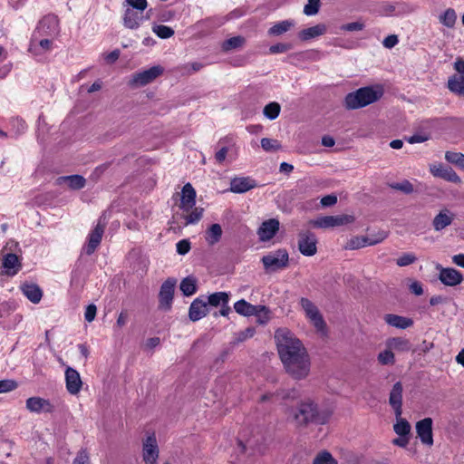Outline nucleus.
I'll return each mask as SVG.
<instances>
[{
	"label": "nucleus",
	"instance_id": "f257e3e1",
	"mask_svg": "<svg viewBox=\"0 0 464 464\" xmlns=\"http://www.w3.org/2000/svg\"><path fill=\"white\" fill-rule=\"evenodd\" d=\"M275 340L286 372L295 380L306 378L310 372L311 362L303 343L286 328L277 329Z\"/></svg>",
	"mask_w": 464,
	"mask_h": 464
},
{
	"label": "nucleus",
	"instance_id": "f03ea898",
	"mask_svg": "<svg viewBox=\"0 0 464 464\" xmlns=\"http://www.w3.org/2000/svg\"><path fill=\"white\" fill-rule=\"evenodd\" d=\"M332 411H319L314 401L307 400L300 403L294 419L297 425H305L309 422L324 424L329 420Z\"/></svg>",
	"mask_w": 464,
	"mask_h": 464
},
{
	"label": "nucleus",
	"instance_id": "7ed1b4c3",
	"mask_svg": "<svg viewBox=\"0 0 464 464\" xmlns=\"http://www.w3.org/2000/svg\"><path fill=\"white\" fill-rule=\"evenodd\" d=\"M382 96V91L373 87H362L350 92L344 99L345 107L355 110L377 102Z\"/></svg>",
	"mask_w": 464,
	"mask_h": 464
},
{
	"label": "nucleus",
	"instance_id": "20e7f679",
	"mask_svg": "<svg viewBox=\"0 0 464 464\" xmlns=\"http://www.w3.org/2000/svg\"><path fill=\"white\" fill-rule=\"evenodd\" d=\"M300 305L305 314V317L314 325L317 332L324 333L326 324L317 306L308 298L302 297Z\"/></svg>",
	"mask_w": 464,
	"mask_h": 464
},
{
	"label": "nucleus",
	"instance_id": "39448f33",
	"mask_svg": "<svg viewBox=\"0 0 464 464\" xmlns=\"http://www.w3.org/2000/svg\"><path fill=\"white\" fill-rule=\"evenodd\" d=\"M33 34L56 39L60 34V24L58 17L54 14H47L44 16L38 22L37 26Z\"/></svg>",
	"mask_w": 464,
	"mask_h": 464
},
{
	"label": "nucleus",
	"instance_id": "423d86ee",
	"mask_svg": "<svg viewBox=\"0 0 464 464\" xmlns=\"http://www.w3.org/2000/svg\"><path fill=\"white\" fill-rule=\"evenodd\" d=\"M288 260L289 256L285 249H278L262 257V263L266 271L283 269L287 266Z\"/></svg>",
	"mask_w": 464,
	"mask_h": 464
},
{
	"label": "nucleus",
	"instance_id": "0eeeda50",
	"mask_svg": "<svg viewBox=\"0 0 464 464\" xmlns=\"http://www.w3.org/2000/svg\"><path fill=\"white\" fill-rule=\"evenodd\" d=\"M159 446L156 435L148 433L142 440V458L146 464H155L159 458Z\"/></svg>",
	"mask_w": 464,
	"mask_h": 464
},
{
	"label": "nucleus",
	"instance_id": "6e6552de",
	"mask_svg": "<svg viewBox=\"0 0 464 464\" xmlns=\"http://www.w3.org/2000/svg\"><path fill=\"white\" fill-rule=\"evenodd\" d=\"M54 40L55 38L32 34L29 52L36 56L51 52L53 48Z\"/></svg>",
	"mask_w": 464,
	"mask_h": 464
},
{
	"label": "nucleus",
	"instance_id": "1a4fd4ad",
	"mask_svg": "<svg viewBox=\"0 0 464 464\" xmlns=\"http://www.w3.org/2000/svg\"><path fill=\"white\" fill-rule=\"evenodd\" d=\"M354 221L352 215L324 216L312 221V224L320 228H328L351 224Z\"/></svg>",
	"mask_w": 464,
	"mask_h": 464
},
{
	"label": "nucleus",
	"instance_id": "9d476101",
	"mask_svg": "<svg viewBox=\"0 0 464 464\" xmlns=\"http://www.w3.org/2000/svg\"><path fill=\"white\" fill-rule=\"evenodd\" d=\"M388 237V233L384 230L378 231V238H370L368 237H353L344 246L345 249L355 250L364 247L365 246H374L382 242Z\"/></svg>",
	"mask_w": 464,
	"mask_h": 464
},
{
	"label": "nucleus",
	"instance_id": "9b49d317",
	"mask_svg": "<svg viewBox=\"0 0 464 464\" xmlns=\"http://www.w3.org/2000/svg\"><path fill=\"white\" fill-rule=\"evenodd\" d=\"M25 408L32 413H51L54 411V405L48 399L33 396L25 401Z\"/></svg>",
	"mask_w": 464,
	"mask_h": 464
},
{
	"label": "nucleus",
	"instance_id": "f8f14e48",
	"mask_svg": "<svg viewBox=\"0 0 464 464\" xmlns=\"http://www.w3.org/2000/svg\"><path fill=\"white\" fill-rule=\"evenodd\" d=\"M317 238L315 235L310 231H303L299 233L298 248L299 251L306 256H312L317 252Z\"/></svg>",
	"mask_w": 464,
	"mask_h": 464
},
{
	"label": "nucleus",
	"instance_id": "ddd939ff",
	"mask_svg": "<svg viewBox=\"0 0 464 464\" xmlns=\"http://www.w3.org/2000/svg\"><path fill=\"white\" fill-rule=\"evenodd\" d=\"M104 228L105 225L101 224V221H99L96 227L89 233L87 237V243L82 247V253H85L88 256L94 253L102 242Z\"/></svg>",
	"mask_w": 464,
	"mask_h": 464
},
{
	"label": "nucleus",
	"instance_id": "4468645a",
	"mask_svg": "<svg viewBox=\"0 0 464 464\" xmlns=\"http://www.w3.org/2000/svg\"><path fill=\"white\" fill-rule=\"evenodd\" d=\"M432 423V419L428 417L417 421L415 425L417 436L424 445H433Z\"/></svg>",
	"mask_w": 464,
	"mask_h": 464
},
{
	"label": "nucleus",
	"instance_id": "2eb2a0df",
	"mask_svg": "<svg viewBox=\"0 0 464 464\" xmlns=\"http://www.w3.org/2000/svg\"><path fill=\"white\" fill-rule=\"evenodd\" d=\"M163 72L164 69L162 66H152L150 69L144 70L133 75L131 83L138 86L146 85L154 81L160 75H161Z\"/></svg>",
	"mask_w": 464,
	"mask_h": 464
},
{
	"label": "nucleus",
	"instance_id": "dca6fc26",
	"mask_svg": "<svg viewBox=\"0 0 464 464\" xmlns=\"http://www.w3.org/2000/svg\"><path fill=\"white\" fill-rule=\"evenodd\" d=\"M147 19L148 17L144 15V11L134 10L133 8H125L122 22L126 28L136 30Z\"/></svg>",
	"mask_w": 464,
	"mask_h": 464
},
{
	"label": "nucleus",
	"instance_id": "f3484780",
	"mask_svg": "<svg viewBox=\"0 0 464 464\" xmlns=\"http://www.w3.org/2000/svg\"><path fill=\"white\" fill-rule=\"evenodd\" d=\"M176 280L169 278L160 287V308L169 310L171 306L175 290Z\"/></svg>",
	"mask_w": 464,
	"mask_h": 464
},
{
	"label": "nucleus",
	"instance_id": "a211bd4d",
	"mask_svg": "<svg viewBox=\"0 0 464 464\" xmlns=\"http://www.w3.org/2000/svg\"><path fill=\"white\" fill-rule=\"evenodd\" d=\"M65 383L66 389L70 394H78L82 386L80 373L75 369L67 367L65 370Z\"/></svg>",
	"mask_w": 464,
	"mask_h": 464
},
{
	"label": "nucleus",
	"instance_id": "6ab92c4d",
	"mask_svg": "<svg viewBox=\"0 0 464 464\" xmlns=\"http://www.w3.org/2000/svg\"><path fill=\"white\" fill-rule=\"evenodd\" d=\"M402 392L403 387L401 382H397L394 383L390 392L389 404L393 409L395 417L402 414Z\"/></svg>",
	"mask_w": 464,
	"mask_h": 464
},
{
	"label": "nucleus",
	"instance_id": "aec40b11",
	"mask_svg": "<svg viewBox=\"0 0 464 464\" xmlns=\"http://www.w3.org/2000/svg\"><path fill=\"white\" fill-rule=\"evenodd\" d=\"M279 227L278 219L270 218L264 221L257 230L260 241L266 242L272 239L279 230Z\"/></svg>",
	"mask_w": 464,
	"mask_h": 464
},
{
	"label": "nucleus",
	"instance_id": "412c9836",
	"mask_svg": "<svg viewBox=\"0 0 464 464\" xmlns=\"http://www.w3.org/2000/svg\"><path fill=\"white\" fill-rule=\"evenodd\" d=\"M430 173L437 178L443 179L447 181L459 184L461 182L459 175L450 167L442 164H434L430 167Z\"/></svg>",
	"mask_w": 464,
	"mask_h": 464
},
{
	"label": "nucleus",
	"instance_id": "4be33fe9",
	"mask_svg": "<svg viewBox=\"0 0 464 464\" xmlns=\"http://www.w3.org/2000/svg\"><path fill=\"white\" fill-rule=\"evenodd\" d=\"M196 205V190L190 183L184 185L181 191L179 209L183 212H189Z\"/></svg>",
	"mask_w": 464,
	"mask_h": 464
},
{
	"label": "nucleus",
	"instance_id": "5701e85b",
	"mask_svg": "<svg viewBox=\"0 0 464 464\" xmlns=\"http://www.w3.org/2000/svg\"><path fill=\"white\" fill-rule=\"evenodd\" d=\"M438 269H440L439 279L445 285L455 286L459 285L463 280L460 272L454 268H443L438 266Z\"/></svg>",
	"mask_w": 464,
	"mask_h": 464
},
{
	"label": "nucleus",
	"instance_id": "b1692460",
	"mask_svg": "<svg viewBox=\"0 0 464 464\" xmlns=\"http://www.w3.org/2000/svg\"><path fill=\"white\" fill-rule=\"evenodd\" d=\"M235 311L244 316L256 315L260 312H266L267 309L264 305H253L244 299H241L235 303Z\"/></svg>",
	"mask_w": 464,
	"mask_h": 464
},
{
	"label": "nucleus",
	"instance_id": "393cba45",
	"mask_svg": "<svg viewBox=\"0 0 464 464\" xmlns=\"http://www.w3.org/2000/svg\"><path fill=\"white\" fill-rule=\"evenodd\" d=\"M455 218L454 213L444 208L440 210L432 220V227L436 232H440L447 227L450 226Z\"/></svg>",
	"mask_w": 464,
	"mask_h": 464
},
{
	"label": "nucleus",
	"instance_id": "a878e982",
	"mask_svg": "<svg viewBox=\"0 0 464 464\" xmlns=\"http://www.w3.org/2000/svg\"><path fill=\"white\" fill-rule=\"evenodd\" d=\"M208 312V303L202 298H196L189 306L188 316L191 321L196 322L206 316Z\"/></svg>",
	"mask_w": 464,
	"mask_h": 464
},
{
	"label": "nucleus",
	"instance_id": "bb28decb",
	"mask_svg": "<svg viewBox=\"0 0 464 464\" xmlns=\"http://www.w3.org/2000/svg\"><path fill=\"white\" fill-rule=\"evenodd\" d=\"M256 187V183L249 177L235 178L230 182V191L234 193H245Z\"/></svg>",
	"mask_w": 464,
	"mask_h": 464
},
{
	"label": "nucleus",
	"instance_id": "cd10ccee",
	"mask_svg": "<svg viewBox=\"0 0 464 464\" xmlns=\"http://www.w3.org/2000/svg\"><path fill=\"white\" fill-rule=\"evenodd\" d=\"M20 290L33 304H38L42 300L43 291L36 284L24 283L21 285Z\"/></svg>",
	"mask_w": 464,
	"mask_h": 464
},
{
	"label": "nucleus",
	"instance_id": "c85d7f7f",
	"mask_svg": "<svg viewBox=\"0 0 464 464\" xmlns=\"http://www.w3.org/2000/svg\"><path fill=\"white\" fill-rule=\"evenodd\" d=\"M383 319L387 324L398 329H407L413 325L412 319L393 314H385Z\"/></svg>",
	"mask_w": 464,
	"mask_h": 464
},
{
	"label": "nucleus",
	"instance_id": "c756f323",
	"mask_svg": "<svg viewBox=\"0 0 464 464\" xmlns=\"http://www.w3.org/2000/svg\"><path fill=\"white\" fill-rule=\"evenodd\" d=\"M3 266L7 276H14L21 268L18 257L14 254H6L3 259Z\"/></svg>",
	"mask_w": 464,
	"mask_h": 464
},
{
	"label": "nucleus",
	"instance_id": "7c9ffc66",
	"mask_svg": "<svg viewBox=\"0 0 464 464\" xmlns=\"http://www.w3.org/2000/svg\"><path fill=\"white\" fill-rule=\"evenodd\" d=\"M385 345L392 351L409 352L411 348L410 341L402 337H392L387 339Z\"/></svg>",
	"mask_w": 464,
	"mask_h": 464
},
{
	"label": "nucleus",
	"instance_id": "2f4dec72",
	"mask_svg": "<svg viewBox=\"0 0 464 464\" xmlns=\"http://www.w3.org/2000/svg\"><path fill=\"white\" fill-rule=\"evenodd\" d=\"M58 184L67 183L72 189L77 190L84 188L86 184L85 179L81 175L63 176L58 178Z\"/></svg>",
	"mask_w": 464,
	"mask_h": 464
},
{
	"label": "nucleus",
	"instance_id": "473e14b6",
	"mask_svg": "<svg viewBox=\"0 0 464 464\" xmlns=\"http://www.w3.org/2000/svg\"><path fill=\"white\" fill-rule=\"evenodd\" d=\"M448 89L459 96H464V76L454 74L450 76L447 82Z\"/></svg>",
	"mask_w": 464,
	"mask_h": 464
},
{
	"label": "nucleus",
	"instance_id": "72a5a7b5",
	"mask_svg": "<svg viewBox=\"0 0 464 464\" xmlns=\"http://www.w3.org/2000/svg\"><path fill=\"white\" fill-rule=\"evenodd\" d=\"M222 227L219 224H212L205 233V240L209 246L218 243L222 237Z\"/></svg>",
	"mask_w": 464,
	"mask_h": 464
},
{
	"label": "nucleus",
	"instance_id": "f704fd0d",
	"mask_svg": "<svg viewBox=\"0 0 464 464\" xmlns=\"http://www.w3.org/2000/svg\"><path fill=\"white\" fill-rule=\"evenodd\" d=\"M203 208L193 207L189 212H181L180 218L184 220L185 226L198 223L203 216Z\"/></svg>",
	"mask_w": 464,
	"mask_h": 464
},
{
	"label": "nucleus",
	"instance_id": "c9c22d12",
	"mask_svg": "<svg viewBox=\"0 0 464 464\" xmlns=\"http://www.w3.org/2000/svg\"><path fill=\"white\" fill-rule=\"evenodd\" d=\"M326 32V26L323 24H316L314 26L302 30L299 33V37L303 41H306L320 35H323Z\"/></svg>",
	"mask_w": 464,
	"mask_h": 464
},
{
	"label": "nucleus",
	"instance_id": "e433bc0d",
	"mask_svg": "<svg viewBox=\"0 0 464 464\" xmlns=\"http://www.w3.org/2000/svg\"><path fill=\"white\" fill-rule=\"evenodd\" d=\"M246 43V39L243 36L237 35L231 37L222 43V50L229 52L235 49L241 48Z\"/></svg>",
	"mask_w": 464,
	"mask_h": 464
},
{
	"label": "nucleus",
	"instance_id": "4c0bfd02",
	"mask_svg": "<svg viewBox=\"0 0 464 464\" xmlns=\"http://www.w3.org/2000/svg\"><path fill=\"white\" fill-rule=\"evenodd\" d=\"M393 430L400 437L408 436L411 431V425L407 420L401 418V415H399V417H396V423L393 425Z\"/></svg>",
	"mask_w": 464,
	"mask_h": 464
},
{
	"label": "nucleus",
	"instance_id": "58836bf2",
	"mask_svg": "<svg viewBox=\"0 0 464 464\" xmlns=\"http://www.w3.org/2000/svg\"><path fill=\"white\" fill-rule=\"evenodd\" d=\"M179 287L185 295L190 296L197 291V281L194 277L188 276L181 281Z\"/></svg>",
	"mask_w": 464,
	"mask_h": 464
},
{
	"label": "nucleus",
	"instance_id": "ea45409f",
	"mask_svg": "<svg viewBox=\"0 0 464 464\" xmlns=\"http://www.w3.org/2000/svg\"><path fill=\"white\" fill-rule=\"evenodd\" d=\"M294 25L292 21L285 20L282 22H279L273 25L268 30V34L270 35H281L291 29V27Z\"/></svg>",
	"mask_w": 464,
	"mask_h": 464
},
{
	"label": "nucleus",
	"instance_id": "a19ab883",
	"mask_svg": "<svg viewBox=\"0 0 464 464\" xmlns=\"http://www.w3.org/2000/svg\"><path fill=\"white\" fill-rule=\"evenodd\" d=\"M152 32L161 39H169L174 35V30L171 27L163 24L153 25Z\"/></svg>",
	"mask_w": 464,
	"mask_h": 464
},
{
	"label": "nucleus",
	"instance_id": "79ce46f5",
	"mask_svg": "<svg viewBox=\"0 0 464 464\" xmlns=\"http://www.w3.org/2000/svg\"><path fill=\"white\" fill-rule=\"evenodd\" d=\"M228 295L225 292H217L208 296V304L212 306L227 304L228 303Z\"/></svg>",
	"mask_w": 464,
	"mask_h": 464
},
{
	"label": "nucleus",
	"instance_id": "37998d69",
	"mask_svg": "<svg viewBox=\"0 0 464 464\" xmlns=\"http://www.w3.org/2000/svg\"><path fill=\"white\" fill-rule=\"evenodd\" d=\"M377 360L382 365H392L395 362V355L390 348L386 347L384 351L378 354Z\"/></svg>",
	"mask_w": 464,
	"mask_h": 464
},
{
	"label": "nucleus",
	"instance_id": "c03bdc74",
	"mask_svg": "<svg viewBox=\"0 0 464 464\" xmlns=\"http://www.w3.org/2000/svg\"><path fill=\"white\" fill-rule=\"evenodd\" d=\"M445 160L461 169H464V154L460 152L447 151L445 153Z\"/></svg>",
	"mask_w": 464,
	"mask_h": 464
},
{
	"label": "nucleus",
	"instance_id": "a18cd8bd",
	"mask_svg": "<svg viewBox=\"0 0 464 464\" xmlns=\"http://www.w3.org/2000/svg\"><path fill=\"white\" fill-rule=\"evenodd\" d=\"M457 19L456 12L449 8L447 9L440 17V21L441 24H443L445 26L451 28L454 26Z\"/></svg>",
	"mask_w": 464,
	"mask_h": 464
},
{
	"label": "nucleus",
	"instance_id": "49530a36",
	"mask_svg": "<svg viewBox=\"0 0 464 464\" xmlns=\"http://www.w3.org/2000/svg\"><path fill=\"white\" fill-rule=\"evenodd\" d=\"M280 111L279 103L273 102L265 106L263 112L267 119L275 120L278 117Z\"/></svg>",
	"mask_w": 464,
	"mask_h": 464
},
{
	"label": "nucleus",
	"instance_id": "de8ad7c7",
	"mask_svg": "<svg viewBox=\"0 0 464 464\" xmlns=\"http://www.w3.org/2000/svg\"><path fill=\"white\" fill-rule=\"evenodd\" d=\"M389 186L392 189L401 191L404 194H411L414 191L413 185L407 179L401 182L391 183Z\"/></svg>",
	"mask_w": 464,
	"mask_h": 464
},
{
	"label": "nucleus",
	"instance_id": "09e8293b",
	"mask_svg": "<svg viewBox=\"0 0 464 464\" xmlns=\"http://www.w3.org/2000/svg\"><path fill=\"white\" fill-rule=\"evenodd\" d=\"M313 464H337V461L329 452L324 451L314 458Z\"/></svg>",
	"mask_w": 464,
	"mask_h": 464
},
{
	"label": "nucleus",
	"instance_id": "8fccbe9b",
	"mask_svg": "<svg viewBox=\"0 0 464 464\" xmlns=\"http://www.w3.org/2000/svg\"><path fill=\"white\" fill-rule=\"evenodd\" d=\"M293 49V44L289 43H279L269 47L270 54L284 53Z\"/></svg>",
	"mask_w": 464,
	"mask_h": 464
},
{
	"label": "nucleus",
	"instance_id": "3c124183",
	"mask_svg": "<svg viewBox=\"0 0 464 464\" xmlns=\"http://www.w3.org/2000/svg\"><path fill=\"white\" fill-rule=\"evenodd\" d=\"M11 126L15 135H20L24 133L27 128L25 121L19 118L12 119Z\"/></svg>",
	"mask_w": 464,
	"mask_h": 464
},
{
	"label": "nucleus",
	"instance_id": "603ef678",
	"mask_svg": "<svg viewBox=\"0 0 464 464\" xmlns=\"http://www.w3.org/2000/svg\"><path fill=\"white\" fill-rule=\"evenodd\" d=\"M260 142L261 147L266 151H276L280 148V144L276 140L263 138Z\"/></svg>",
	"mask_w": 464,
	"mask_h": 464
},
{
	"label": "nucleus",
	"instance_id": "864d4df0",
	"mask_svg": "<svg viewBox=\"0 0 464 464\" xmlns=\"http://www.w3.org/2000/svg\"><path fill=\"white\" fill-rule=\"evenodd\" d=\"M17 387L18 383L14 380H0V393H5L14 391Z\"/></svg>",
	"mask_w": 464,
	"mask_h": 464
},
{
	"label": "nucleus",
	"instance_id": "5fc2aeb1",
	"mask_svg": "<svg viewBox=\"0 0 464 464\" xmlns=\"http://www.w3.org/2000/svg\"><path fill=\"white\" fill-rule=\"evenodd\" d=\"M320 7V0H308L304 7V13L306 15H314L318 13Z\"/></svg>",
	"mask_w": 464,
	"mask_h": 464
},
{
	"label": "nucleus",
	"instance_id": "6e6d98bb",
	"mask_svg": "<svg viewBox=\"0 0 464 464\" xmlns=\"http://www.w3.org/2000/svg\"><path fill=\"white\" fill-rule=\"evenodd\" d=\"M416 260L417 257L414 254L405 253L396 260V264L399 266H406L411 264H413Z\"/></svg>",
	"mask_w": 464,
	"mask_h": 464
},
{
	"label": "nucleus",
	"instance_id": "4d7b16f0",
	"mask_svg": "<svg viewBox=\"0 0 464 464\" xmlns=\"http://www.w3.org/2000/svg\"><path fill=\"white\" fill-rule=\"evenodd\" d=\"M126 8H133L134 10L145 11L148 3L147 0H125Z\"/></svg>",
	"mask_w": 464,
	"mask_h": 464
},
{
	"label": "nucleus",
	"instance_id": "13d9d810",
	"mask_svg": "<svg viewBox=\"0 0 464 464\" xmlns=\"http://www.w3.org/2000/svg\"><path fill=\"white\" fill-rule=\"evenodd\" d=\"M176 248L179 255H186L190 250V243L187 239H182L176 244Z\"/></svg>",
	"mask_w": 464,
	"mask_h": 464
},
{
	"label": "nucleus",
	"instance_id": "bf43d9fd",
	"mask_svg": "<svg viewBox=\"0 0 464 464\" xmlns=\"http://www.w3.org/2000/svg\"><path fill=\"white\" fill-rule=\"evenodd\" d=\"M97 308L94 304H89L86 307L85 313H84V318L87 322L91 323L94 320L96 315Z\"/></svg>",
	"mask_w": 464,
	"mask_h": 464
},
{
	"label": "nucleus",
	"instance_id": "052dcab7",
	"mask_svg": "<svg viewBox=\"0 0 464 464\" xmlns=\"http://www.w3.org/2000/svg\"><path fill=\"white\" fill-rule=\"evenodd\" d=\"M72 464H90L88 453L85 450L80 451L74 459Z\"/></svg>",
	"mask_w": 464,
	"mask_h": 464
},
{
	"label": "nucleus",
	"instance_id": "680f3d73",
	"mask_svg": "<svg viewBox=\"0 0 464 464\" xmlns=\"http://www.w3.org/2000/svg\"><path fill=\"white\" fill-rule=\"evenodd\" d=\"M363 27H364L363 24H362L360 22H353V23L343 24L342 26V29L344 31L353 32V31H361L363 29Z\"/></svg>",
	"mask_w": 464,
	"mask_h": 464
},
{
	"label": "nucleus",
	"instance_id": "e2e57ef3",
	"mask_svg": "<svg viewBox=\"0 0 464 464\" xmlns=\"http://www.w3.org/2000/svg\"><path fill=\"white\" fill-rule=\"evenodd\" d=\"M398 42H399L398 36L395 34H392V35L387 36L383 40L382 44L386 48H392L398 44Z\"/></svg>",
	"mask_w": 464,
	"mask_h": 464
},
{
	"label": "nucleus",
	"instance_id": "0e129e2a",
	"mask_svg": "<svg viewBox=\"0 0 464 464\" xmlns=\"http://www.w3.org/2000/svg\"><path fill=\"white\" fill-rule=\"evenodd\" d=\"M337 202V197L334 195H327L322 198L321 204L324 207H331L334 206Z\"/></svg>",
	"mask_w": 464,
	"mask_h": 464
},
{
	"label": "nucleus",
	"instance_id": "69168bd1",
	"mask_svg": "<svg viewBox=\"0 0 464 464\" xmlns=\"http://www.w3.org/2000/svg\"><path fill=\"white\" fill-rule=\"evenodd\" d=\"M410 290L416 295H421L423 294L422 285L418 281H414L410 285Z\"/></svg>",
	"mask_w": 464,
	"mask_h": 464
},
{
	"label": "nucleus",
	"instance_id": "338daca9",
	"mask_svg": "<svg viewBox=\"0 0 464 464\" xmlns=\"http://www.w3.org/2000/svg\"><path fill=\"white\" fill-rule=\"evenodd\" d=\"M202 67H203V64L200 63H198V62H194V63L185 65V69L187 70L188 73H192V72H198Z\"/></svg>",
	"mask_w": 464,
	"mask_h": 464
},
{
	"label": "nucleus",
	"instance_id": "774afa93",
	"mask_svg": "<svg viewBox=\"0 0 464 464\" xmlns=\"http://www.w3.org/2000/svg\"><path fill=\"white\" fill-rule=\"evenodd\" d=\"M119 57H120V51L114 50V51L109 53L108 54H106L104 59L107 63H113L114 62H116L119 59Z\"/></svg>",
	"mask_w": 464,
	"mask_h": 464
}]
</instances>
